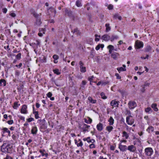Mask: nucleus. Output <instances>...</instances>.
Instances as JSON below:
<instances>
[{
  "label": "nucleus",
  "mask_w": 159,
  "mask_h": 159,
  "mask_svg": "<svg viewBox=\"0 0 159 159\" xmlns=\"http://www.w3.org/2000/svg\"><path fill=\"white\" fill-rule=\"evenodd\" d=\"M83 145V143L82 142H81L80 143V142L79 143H78L77 145V146L78 147H82Z\"/></svg>",
  "instance_id": "obj_55"
},
{
  "label": "nucleus",
  "mask_w": 159,
  "mask_h": 159,
  "mask_svg": "<svg viewBox=\"0 0 159 159\" xmlns=\"http://www.w3.org/2000/svg\"><path fill=\"white\" fill-rule=\"evenodd\" d=\"M143 43L142 41H137L135 44V47L136 48L140 49L143 47Z\"/></svg>",
  "instance_id": "obj_2"
},
{
  "label": "nucleus",
  "mask_w": 159,
  "mask_h": 159,
  "mask_svg": "<svg viewBox=\"0 0 159 159\" xmlns=\"http://www.w3.org/2000/svg\"><path fill=\"white\" fill-rule=\"evenodd\" d=\"M11 148L9 146L7 147L6 149H4L3 150H2V152L5 153H10L11 151Z\"/></svg>",
  "instance_id": "obj_17"
},
{
  "label": "nucleus",
  "mask_w": 159,
  "mask_h": 159,
  "mask_svg": "<svg viewBox=\"0 0 159 159\" xmlns=\"http://www.w3.org/2000/svg\"><path fill=\"white\" fill-rule=\"evenodd\" d=\"M70 18H72L74 20H77V16L74 15L73 14L72 16H71Z\"/></svg>",
  "instance_id": "obj_40"
},
{
  "label": "nucleus",
  "mask_w": 159,
  "mask_h": 159,
  "mask_svg": "<svg viewBox=\"0 0 159 159\" xmlns=\"http://www.w3.org/2000/svg\"><path fill=\"white\" fill-rule=\"evenodd\" d=\"M129 108L130 109H133L137 106V104L134 101H130L128 103Z\"/></svg>",
  "instance_id": "obj_4"
},
{
  "label": "nucleus",
  "mask_w": 159,
  "mask_h": 159,
  "mask_svg": "<svg viewBox=\"0 0 159 159\" xmlns=\"http://www.w3.org/2000/svg\"><path fill=\"white\" fill-rule=\"evenodd\" d=\"M108 8L109 10H112L113 8V6L110 4L108 6Z\"/></svg>",
  "instance_id": "obj_61"
},
{
  "label": "nucleus",
  "mask_w": 159,
  "mask_h": 159,
  "mask_svg": "<svg viewBox=\"0 0 159 159\" xmlns=\"http://www.w3.org/2000/svg\"><path fill=\"white\" fill-rule=\"evenodd\" d=\"M39 32H42L43 34L45 33V28H40L39 29Z\"/></svg>",
  "instance_id": "obj_49"
},
{
  "label": "nucleus",
  "mask_w": 159,
  "mask_h": 159,
  "mask_svg": "<svg viewBox=\"0 0 159 159\" xmlns=\"http://www.w3.org/2000/svg\"><path fill=\"white\" fill-rule=\"evenodd\" d=\"M117 70H118L119 73H120V71H125L126 70V69L125 68H123L122 67L117 68Z\"/></svg>",
  "instance_id": "obj_30"
},
{
  "label": "nucleus",
  "mask_w": 159,
  "mask_h": 159,
  "mask_svg": "<svg viewBox=\"0 0 159 159\" xmlns=\"http://www.w3.org/2000/svg\"><path fill=\"white\" fill-rule=\"evenodd\" d=\"M89 147L90 148H95V146L94 144L93 143H92L89 145Z\"/></svg>",
  "instance_id": "obj_53"
},
{
  "label": "nucleus",
  "mask_w": 159,
  "mask_h": 159,
  "mask_svg": "<svg viewBox=\"0 0 159 159\" xmlns=\"http://www.w3.org/2000/svg\"><path fill=\"white\" fill-rule=\"evenodd\" d=\"M157 104L156 103H153L151 107L153 109V110L155 111H158V109L157 107Z\"/></svg>",
  "instance_id": "obj_23"
},
{
  "label": "nucleus",
  "mask_w": 159,
  "mask_h": 159,
  "mask_svg": "<svg viewBox=\"0 0 159 159\" xmlns=\"http://www.w3.org/2000/svg\"><path fill=\"white\" fill-rule=\"evenodd\" d=\"M119 148L121 151L124 152L126 151L127 149V147L126 145H123L120 143L119 144Z\"/></svg>",
  "instance_id": "obj_8"
},
{
  "label": "nucleus",
  "mask_w": 159,
  "mask_h": 159,
  "mask_svg": "<svg viewBox=\"0 0 159 159\" xmlns=\"http://www.w3.org/2000/svg\"><path fill=\"white\" fill-rule=\"evenodd\" d=\"M130 117H126V122L127 123L128 125H131L134 123V119H132L130 120V121L129 122V120Z\"/></svg>",
  "instance_id": "obj_12"
},
{
  "label": "nucleus",
  "mask_w": 159,
  "mask_h": 159,
  "mask_svg": "<svg viewBox=\"0 0 159 159\" xmlns=\"http://www.w3.org/2000/svg\"><path fill=\"white\" fill-rule=\"evenodd\" d=\"M90 137H88L87 138H84L83 139V140L84 141H87L88 142V141H89L88 139H90Z\"/></svg>",
  "instance_id": "obj_60"
},
{
  "label": "nucleus",
  "mask_w": 159,
  "mask_h": 159,
  "mask_svg": "<svg viewBox=\"0 0 159 159\" xmlns=\"http://www.w3.org/2000/svg\"><path fill=\"white\" fill-rule=\"evenodd\" d=\"M97 128L98 131H101L103 129V124L101 123H99L97 125Z\"/></svg>",
  "instance_id": "obj_16"
},
{
  "label": "nucleus",
  "mask_w": 159,
  "mask_h": 159,
  "mask_svg": "<svg viewBox=\"0 0 159 159\" xmlns=\"http://www.w3.org/2000/svg\"><path fill=\"white\" fill-rule=\"evenodd\" d=\"M21 54L20 53H19L16 55V58L18 59H20L21 58Z\"/></svg>",
  "instance_id": "obj_44"
},
{
  "label": "nucleus",
  "mask_w": 159,
  "mask_h": 159,
  "mask_svg": "<svg viewBox=\"0 0 159 159\" xmlns=\"http://www.w3.org/2000/svg\"><path fill=\"white\" fill-rule=\"evenodd\" d=\"M145 111L148 113H151L152 111V109L151 107H148L145 109Z\"/></svg>",
  "instance_id": "obj_27"
},
{
  "label": "nucleus",
  "mask_w": 159,
  "mask_h": 159,
  "mask_svg": "<svg viewBox=\"0 0 159 159\" xmlns=\"http://www.w3.org/2000/svg\"><path fill=\"white\" fill-rule=\"evenodd\" d=\"M53 71L54 73L56 74L57 75H59L61 74L60 71L58 69H53Z\"/></svg>",
  "instance_id": "obj_29"
},
{
  "label": "nucleus",
  "mask_w": 159,
  "mask_h": 159,
  "mask_svg": "<svg viewBox=\"0 0 159 159\" xmlns=\"http://www.w3.org/2000/svg\"><path fill=\"white\" fill-rule=\"evenodd\" d=\"M90 127V125H88L86 124H84L83 125L82 129L83 130V131L84 133L86 131H89L88 129Z\"/></svg>",
  "instance_id": "obj_13"
},
{
  "label": "nucleus",
  "mask_w": 159,
  "mask_h": 159,
  "mask_svg": "<svg viewBox=\"0 0 159 159\" xmlns=\"http://www.w3.org/2000/svg\"><path fill=\"white\" fill-rule=\"evenodd\" d=\"M101 39L106 41L110 40V37L107 34H105L102 36Z\"/></svg>",
  "instance_id": "obj_7"
},
{
  "label": "nucleus",
  "mask_w": 159,
  "mask_h": 159,
  "mask_svg": "<svg viewBox=\"0 0 159 159\" xmlns=\"http://www.w3.org/2000/svg\"><path fill=\"white\" fill-rule=\"evenodd\" d=\"M75 4L78 7H80L82 6L81 1L79 0H78L76 1Z\"/></svg>",
  "instance_id": "obj_36"
},
{
  "label": "nucleus",
  "mask_w": 159,
  "mask_h": 159,
  "mask_svg": "<svg viewBox=\"0 0 159 159\" xmlns=\"http://www.w3.org/2000/svg\"><path fill=\"white\" fill-rule=\"evenodd\" d=\"M18 107V105L17 103V102H15L14 103V105L13 107V108L14 109H16Z\"/></svg>",
  "instance_id": "obj_45"
},
{
  "label": "nucleus",
  "mask_w": 159,
  "mask_h": 159,
  "mask_svg": "<svg viewBox=\"0 0 159 159\" xmlns=\"http://www.w3.org/2000/svg\"><path fill=\"white\" fill-rule=\"evenodd\" d=\"M142 87V88L141 89V91L143 92V93L145 91V87Z\"/></svg>",
  "instance_id": "obj_63"
},
{
  "label": "nucleus",
  "mask_w": 159,
  "mask_h": 159,
  "mask_svg": "<svg viewBox=\"0 0 159 159\" xmlns=\"http://www.w3.org/2000/svg\"><path fill=\"white\" fill-rule=\"evenodd\" d=\"M20 73V72L19 71L17 70L16 71L15 75L16 76L18 77L19 76Z\"/></svg>",
  "instance_id": "obj_48"
},
{
  "label": "nucleus",
  "mask_w": 159,
  "mask_h": 159,
  "mask_svg": "<svg viewBox=\"0 0 159 159\" xmlns=\"http://www.w3.org/2000/svg\"><path fill=\"white\" fill-rule=\"evenodd\" d=\"M150 84V83L146 82L143 85H141V87H145L148 86L149 87Z\"/></svg>",
  "instance_id": "obj_39"
},
{
  "label": "nucleus",
  "mask_w": 159,
  "mask_h": 159,
  "mask_svg": "<svg viewBox=\"0 0 159 159\" xmlns=\"http://www.w3.org/2000/svg\"><path fill=\"white\" fill-rule=\"evenodd\" d=\"M123 137H125V139H128V137H129V135L125 131H123Z\"/></svg>",
  "instance_id": "obj_35"
},
{
  "label": "nucleus",
  "mask_w": 159,
  "mask_h": 159,
  "mask_svg": "<svg viewBox=\"0 0 159 159\" xmlns=\"http://www.w3.org/2000/svg\"><path fill=\"white\" fill-rule=\"evenodd\" d=\"M40 15H39L35 17V18L36 19V23L38 25H40L41 23V19L40 18Z\"/></svg>",
  "instance_id": "obj_11"
},
{
  "label": "nucleus",
  "mask_w": 159,
  "mask_h": 159,
  "mask_svg": "<svg viewBox=\"0 0 159 159\" xmlns=\"http://www.w3.org/2000/svg\"><path fill=\"white\" fill-rule=\"evenodd\" d=\"M47 96L48 97V98H51L52 96V93L51 92H48L47 94Z\"/></svg>",
  "instance_id": "obj_52"
},
{
  "label": "nucleus",
  "mask_w": 159,
  "mask_h": 159,
  "mask_svg": "<svg viewBox=\"0 0 159 159\" xmlns=\"http://www.w3.org/2000/svg\"><path fill=\"white\" fill-rule=\"evenodd\" d=\"M2 130L4 131V132H3V133H4V132H7L9 131L8 128H5V127L3 128L2 129Z\"/></svg>",
  "instance_id": "obj_54"
},
{
  "label": "nucleus",
  "mask_w": 159,
  "mask_h": 159,
  "mask_svg": "<svg viewBox=\"0 0 159 159\" xmlns=\"http://www.w3.org/2000/svg\"><path fill=\"white\" fill-rule=\"evenodd\" d=\"M53 58L54 60H57L59 58V56L57 55H54L53 56Z\"/></svg>",
  "instance_id": "obj_42"
},
{
  "label": "nucleus",
  "mask_w": 159,
  "mask_h": 159,
  "mask_svg": "<svg viewBox=\"0 0 159 159\" xmlns=\"http://www.w3.org/2000/svg\"><path fill=\"white\" fill-rule=\"evenodd\" d=\"M88 118L89 119L88 120H87V119L85 118L84 119V122L87 124H90L92 122V120L89 117H88Z\"/></svg>",
  "instance_id": "obj_32"
},
{
  "label": "nucleus",
  "mask_w": 159,
  "mask_h": 159,
  "mask_svg": "<svg viewBox=\"0 0 159 159\" xmlns=\"http://www.w3.org/2000/svg\"><path fill=\"white\" fill-rule=\"evenodd\" d=\"M127 149L130 152H134L135 151L136 148L135 146L133 145L129 146L127 148Z\"/></svg>",
  "instance_id": "obj_6"
},
{
  "label": "nucleus",
  "mask_w": 159,
  "mask_h": 159,
  "mask_svg": "<svg viewBox=\"0 0 159 159\" xmlns=\"http://www.w3.org/2000/svg\"><path fill=\"white\" fill-rule=\"evenodd\" d=\"M39 152L41 153L42 156H44L45 154L44 153V152H45V150H40L39 151Z\"/></svg>",
  "instance_id": "obj_46"
},
{
  "label": "nucleus",
  "mask_w": 159,
  "mask_h": 159,
  "mask_svg": "<svg viewBox=\"0 0 159 159\" xmlns=\"http://www.w3.org/2000/svg\"><path fill=\"white\" fill-rule=\"evenodd\" d=\"M31 13L33 14L34 16L35 17L39 14H37L35 11L33 9H31L30 10Z\"/></svg>",
  "instance_id": "obj_26"
},
{
  "label": "nucleus",
  "mask_w": 159,
  "mask_h": 159,
  "mask_svg": "<svg viewBox=\"0 0 159 159\" xmlns=\"http://www.w3.org/2000/svg\"><path fill=\"white\" fill-rule=\"evenodd\" d=\"M80 71L81 72L84 73L86 71V67L84 66H82L80 67Z\"/></svg>",
  "instance_id": "obj_37"
},
{
  "label": "nucleus",
  "mask_w": 159,
  "mask_h": 159,
  "mask_svg": "<svg viewBox=\"0 0 159 159\" xmlns=\"http://www.w3.org/2000/svg\"><path fill=\"white\" fill-rule=\"evenodd\" d=\"M27 106L26 105H23L21 109L20 112L23 114H27Z\"/></svg>",
  "instance_id": "obj_5"
},
{
  "label": "nucleus",
  "mask_w": 159,
  "mask_h": 159,
  "mask_svg": "<svg viewBox=\"0 0 159 159\" xmlns=\"http://www.w3.org/2000/svg\"><path fill=\"white\" fill-rule=\"evenodd\" d=\"M113 128L111 126H108L106 127V129L109 132H110L113 129Z\"/></svg>",
  "instance_id": "obj_25"
},
{
  "label": "nucleus",
  "mask_w": 159,
  "mask_h": 159,
  "mask_svg": "<svg viewBox=\"0 0 159 159\" xmlns=\"http://www.w3.org/2000/svg\"><path fill=\"white\" fill-rule=\"evenodd\" d=\"M86 84V82L85 80H83L82 82V84L81 85V87H83L82 85H85Z\"/></svg>",
  "instance_id": "obj_59"
},
{
  "label": "nucleus",
  "mask_w": 159,
  "mask_h": 159,
  "mask_svg": "<svg viewBox=\"0 0 159 159\" xmlns=\"http://www.w3.org/2000/svg\"><path fill=\"white\" fill-rule=\"evenodd\" d=\"M105 27H106V32H108L111 30V28L109 24H105Z\"/></svg>",
  "instance_id": "obj_22"
},
{
  "label": "nucleus",
  "mask_w": 159,
  "mask_h": 159,
  "mask_svg": "<svg viewBox=\"0 0 159 159\" xmlns=\"http://www.w3.org/2000/svg\"><path fill=\"white\" fill-rule=\"evenodd\" d=\"M37 131V129L36 127H33L31 130V133L33 134H36Z\"/></svg>",
  "instance_id": "obj_21"
},
{
  "label": "nucleus",
  "mask_w": 159,
  "mask_h": 159,
  "mask_svg": "<svg viewBox=\"0 0 159 159\" xmlns=\"http://www.w3.org/2000/svg\"><path fill=\"white\" fill-rule=\"evenodd\" d=\"M88 100L89 102L92 103H95L97 101L96 100H93L91 97H89Z\"/></svg>",
  "instance_id": "obj_28"
},
{
  "label": "nucleus",
  "mask_w": 159,
  "mask_h": 159,
  "mask_svg": "<svg viewBox=\"0 0 159 159\" xmlns=\"http://www.w3.org/2000/svg\"><path fill=\"white\" fill-rule=\"evenodd\" d=\"M119 101H116L115 100H112L110 103V105L111 106H114L115 107H118L119 105Z\"/></svg>",
  "instance_id": "obj_9"
},
{
  "label": "nucleus",
  "mask_w": 159,
  "mask_h": 159,
  "mask_svg": "<svg viewBox=\"0 0 159 159\" xmlns=\"http://www.w3.org/2000/svg\"><path fill=\"white\" fill-rule=\"evenodd\" d=\"M108 81H102V85H105L108 84Z\"/></svg>",
  "instance_id": "obj_58"
},
{
  "label": "nucleus",
  "mask_w": 159,
  "mask_h": 159,
  "mask_svg": "<svg viewBox=\"0 0 159 159\" xmlns=\"http://www.w3.org/2000/svg\"><path fill=\"white\" fill-rule=\"evenodd\" d=\"M27 120L28 122H30L32 121H34V119L33 118L30 117L29 118L27 119Z\"/></svg>",
  "instance_id": "obj_47"
},
{
  "label": "nucleus",
  "mask_w": 159,
  "mask_h": 159,
  "mask_svg": "<svg viewBox=\"0 0 159 159\" xmlns=\"http://www.w3.org/2000/svg\"><path fill=\"white\" fill-rule=\"evenodd\" d=\"M125 110L126 112L125 114L128 115L129 116L128 117H132V116L131 115V113L130 111L129 110H128L126 108Z\"/></svg>",
  "instance_id": "obj_33"
},
{
  "label": "nucleus",
  "mask_w": 159,
  "mask_h": 159,
  "mask_svg": "<svg viewBox=\"0 0 159 159\" xmlns=\"http://www.w3.org/2000/svg\"><path fill=\"white\" fill-rule=\"evenodd\" d=\"M10 15L13 17H14L16 16V15L14 13H11L10 14Z\"/></svg>",
  "instance_id": "obj_62"
},
{
  "label": "nucleus",
  "mask_w": 159,
  "mask_h": 159,
  "mask_svg": "<svg viewBox=\"0 0 159 159\" xmlns=\"http://www.w3.org/2000/svg\"><path fill=\"white\" fill-rule=\"evenodd\" d=\"M114 120L112 117L110 116V118L108 120L109 122V125H113L114 123Z\"/></svg>",
  "instance_id": "obj_20"
},
{
  "label": "nucleus",
  "mask_w": 159,
  "mask_h": 159,
  "mask_svg": "<svg viewBox=\"0 0 159 159\" xmlns=\"http://www.w3.org/2000/svg\"><path fill=\"white\" fill-rule=\"evenodd\" d=\"M93 76H91L90 77H89L88 78V80L89 81H90L91 82L93 80Z\"/></svg>",
  "instance_id": "obj_64"
},
{
  "label": "nucleus",
  "mask_w": 159,
  "mask_h": 159,
  "mask_svg": "<svg viewBox=\"0 0 159 159\" xmlns=\"http://www.w3.org/2000/svg\"><path fill=\"white\" fill-rule=\"evenodd\" d=\"M7 9L6 8H3L2 9V11L4 13H6L7 11Z\"/></svg>",
  "instance_id": "obj_56"
},
{
  "label": "nucleus",
  "mask_w": 159,
  "mask_h": 159,
  "mask_svg": "<svg viewBox=\"0 0 159 159\" xmlns=\"http://www.w3.org/2000/svg\"><path fill=\"white\" fill-rule=\"evenodd\" d=\"M115 75L116 76V79H120L121 78V76H120L119 74L117 73H116Z\"/></svg>",
  "instance_id": "obj_51"
},
{
  "label": "nucleus",
  "mask_w": 159,
  "mask_h": 159,
  "mask_svg": "<svg viewBox=\"0 0 159 159\" xmlns=\"http://www.w3.org/2000/svg\"><path fill=\"white\" fill-rule=\"evenodd\" d=\"M39 125L41 129H44L47 128V126L45 123L40 122Z\"/></svg>",
  "instance_id": "obj_15"
},
{
  "label": "nucleus",
  "mask_w": 159,
  "mask_h": 159,
  "mask_svg": "<svg viewBox=\"0 0 159 159\" xmlns=\"http://www.w3.org/2000/svg\"><path fill=\"white\" fill-rule=\"evenodd\" d=\"M7 123L9 125H11L13 123V121L12 120H8L7 121Z\"/></svg>",
  "instance_id": "obj_50"
},
{
  "label": "nucleus",
  "mask_w": 159,
  "mask_h": 159,
  "mask_svg": "<svg viewBox=\"0 0 159 159\" xmlns=\"http://www.w3.org/2000/svg\"><path fill=\"white\" fill-rule=\"evenodd\" d=\"M118 38V36L117 35H112L111 37H110V40L112 42L115 39H117Z\"/></svg>",
  "instance_id": "obj_34"
},
{
  "label": "nucleus",
  "mask_w": 159,
  "mask_h": 159,
  "mask_svg": "<svg viewBox=\"0 0 159 159\" xmlns=\"http://www.w3.org/2000/svg\"><path fill=\"white\" fill-rule=\"evenodd\" d=\"M107 48L110 50H114V47L112 45H109L107 47Z\"/></svg>",
  "instance_id": "obj_41"
},
{
  "label": "nucleus",
  "mask_w": 159,
  "mask_h": 159,
  "mask_svg": "<svg viewBox=\"0 0 159 159\" xmlns=\"http://www.w3.org/2000/svg\"><path fill=\"white\" fill-rule=\"evenodd\" d=\"M52 81L54 83V84L57 86L59 87H60L61 85L59 84V83L55 81L54 80H53Z\"/></svg>",
  "instance_id": "obj_43"
},
{
  "label": "nucleus",
  "mask_w": 159,
  "mask_h": 159,
  "mask_svg": "<svg viewBox=\"0 0 159 159\" xmlns=\"http://www.w3.org/2000/svg\"><path fill=\"white\" fill-rule=\"evenodd\" d=\"M10 144H7L6 143H4L1 146V151H2V150L3 151L4 149H6V148L8 147V146H9Z\"/></svg>",
  "instance_id": "obj_18"
},
{
  "label": "nucleus",
  "mask_w": 159,
  "mask_h": 159,
  "mask_svg": "<svg viewBox=\"0 0 159 159\" xmlns=\"http://www.w3.org/2000/svg\"><path fill=\"white\" fill-rule=\"evenodd\" d=\"M71 32L73 33H75L77 35H80L81 34V33L79 30H78L77 28L75 29L74 31L72 30Z\"/></svg>",
  "instance_id": "obj_19"
},
{
  "label": "nucleus",
  "mask_w": 159,
  "mask_h": 159,
  "mask_svg": "<svg viewBox=\"0 0 159 159\" xmlns=\"http://www.w3.org/2000/svg\"><path fill=\"white\" fill-rule=\"evenodd\" d=\"M111 56L114 59L116 60L119 56V54L118 53L113 52L111 53Z\"/></svg>",
  "instance_id": "obj_14"
},
{
  "label": "nucleus",
  "mask_w": 159,
  "mask_h": 159,
  "mask_svg": "<svg viewBox=\"0 0 159 159\" xmlns=\"http://www.w3.org/2000/svg\"><path fill=\"white\" fill-rule=\"evenodd\" d=\"M100 96L101 98L103 99H106L107 98V97L105 95V94L103 92H102L101 93Z\"/></svg>",
  "instance_id": "obj_38"
},
{
  "label": "nucleus",
  "mask_w": 159,
  "mask_h": 159,
  "mask_svg": "<svg viewBox=\"0 0 159 159\" xmlns=\"http://www.w3.org/2000/svg\"><path fill=\"white\" fill-rule=\"evenodd\" d=\"M0 85L4 86L6 85V81L4 79H1L0 80Z\"/></svg>",
  "instance_id": "obj_24"
},
{
  "label": "nucleus",
  "mask_w": 159,
  "mask_h": 159,
  "mask_svg": "<svg viewBox=\"0 0 159 159\" xmlns=\"http://www.w3.org/2000/svg\"><path fill=\"white\" fill-rule=\"evenodd\" d=\"M154 128L152 126H150L147 129V131L149 133H150V131L153 132L154 131Z\"/></svg>",
  "instance_id": "obj_31"
},
{
  "label": "nucleus",
  "mask_w": 159,
  "mask_h": 159,
  "mask_svg": "<svg viewBox=\"0 0 159 159\" xmlns=\"http://www.w3.org/2000/svg\"><path fill=\"white\" fill-rule=\"evenodd\" d=\"M64 12L65 13V15L66 16H67L70 17L72 16L73 12L69 8H65Z\"/></svg>",
  "instance_id": "obj_3"
},
{
  "label": "nucleus",
  "mask_w": 159,
  "mask_h": 159,
  "mask_svg": "<svg viewBox=\"0 0 159 159\" xmlns=\"http://www.w3.org/2000/svg\"><path fill=\"white\" fill-rule=\"evenodd\" d=\"M152 50V48L149 45H147L144 49V51L145 52H150Z\"/></svg>",
  "instance_id": "obj_10"
},
{
  "label": "nucleus",
  "mask_w": 159,
  "mask_h": 159,
  "mask_svg": "<svg viewBox=\"0 0 159 159\" xmlns=\"http://www.w3.org/2000/svg\"><path fill=\"white\" fill-rule=\"evenodd\" d=\"M153 151L152 149L150 147L146 148L145 149V153L146 155L151 156L153 153Z\"/></svg>",
  "instance_id": "obj_1"
},
{
  "label": "nucleus",
  "mask_w": 159,
  "mask_h": 159,
  "mask_svg": "<svg viewBox=\"0 0 159 159\" xmlns=\"http://www.w3.org/2000/svg\"><path fill=\"white\" fill-rule=\"evenodd\" d=\"M40 42L38 40H36V43H34V44L36 45V46H37V48H38V46L40 44Z\"/></svg>",
  "instance_id": "obj_57"
}]
</instances>
